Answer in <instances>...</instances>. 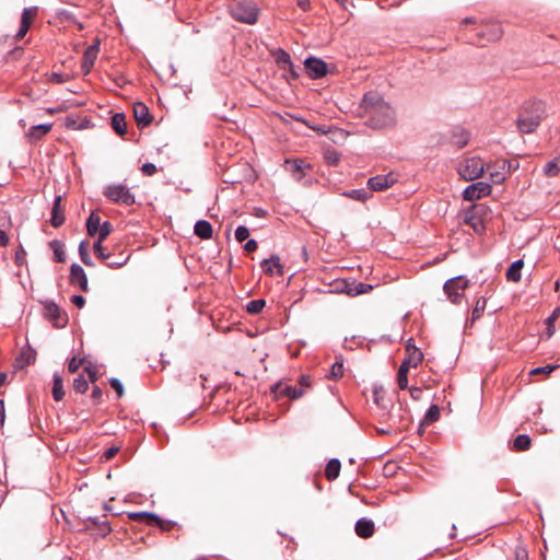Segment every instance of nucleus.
<instances>
[{"instance_id":"obj_56","label":"nucleus","mask_w":560,"mask_h":560,"mask_svg":"<svg viewBox=\"0 0 560 560\" xmlns=\"http://www.w3.org/2000/svg\"><path fill=\"white\" fill-rule=\"evenodd\" d=\"M156 173V166L153 163L142 164V174L147 176H152Z\"/></svg>"},{"instance_id":"obj_47","label":"nucleus","mask_w":560,"mask_h":560,"mask_svg":"<svg viewBox=\"0 0 560 560\" xmlns=\"http://www.w3.org/2000/svg\"><path fill=\"white\" fill-rule=\"evenodd\" d=\"M440 417V409L436 405H432L425 413L424 420L428 423L434 422Z\"/></svg>"},{"instance_id":"obj_31","label":"nucleus","mask_w":560,"mask_h":560,"mask_svg":"<svg viewBox=\"0 0 560 560\" xmlns=\"http://www.w3.org/2000/svg\"><path fill=\"white\" fill-rule=\"evenodd\" d=\"M341 464L338 459L334 458L327 463L325 476L328 480H335L340 474Z\"/></svg>"},{"instance_id":"obj_43","label":"nucleus","mask_w":560,"mask_h":560,"mask_svg":"<svg viewBox=\"0 0 560 560\" xmlns=\"http://www.w3.org/2000/svg\"><path fill=\"white\" fill-rule=\"evenodd\" d=\"M113 225L109 221H104L101 226L98 228V234L97 240L105 241L107 236L112 233Z\"/></svg>"},{"instance_id":"obj_53","label":"nucleus","mask_w":560,"mask_h":560,"mask_svg":"<svg viewBox=\"0 0 560 560\" xmlns=\"http://www.w3.org/2000/svg\"><path fill=\"white\" fill-rule=\"evenodd\" d=\"M109 383L112 388L117 393V396L121 397L124 394V387L121 382L118 378H110Z\"/></svg>"},{"instance_id":"obj_22","label":"nucleus","mask_w":560,"mask_h":560,"mask_svg":"<svg viewBox=\"0 0 560 560\" xmlns=\"http://www.w3.org/2000/svg\"><path fill=\"white\" fill-rule=\"evenodd\" d=\"M284 167L288 172L292 174V176L295 179L300 180L305 175L304 170L308 167V165H306L302 160H287L284 163Z\"/></svg>"},{"instance_id":"obj_25","label":"nucleus","mask_w":560,"mask_h":560,"mask_svg":"<svg viewBox=\"0 0 560 560\" xmlns=\"http://www.w3.org/2000/svg\"><path fill=\"white\" fill-rule=\"evenodd\" d=\"M194 231L202 240H210L213 233L212 225L206 220L197 221Z\"/></svg>"},{"instance_id":"obj_48","label":"nucleus","mask_w":560,"mask_h":560,"mask_svg":"<svg viewBox=\"0 0 560 560\" xmlns=\"http://www.w3.org/2000/svg\"><path fill=\"white\" fill-rule=\"evenodd\" d=\"M557 369V365H546L541 368H535L530 370L529 375H549L551 372H553Z\"/></svg>"},{"instance_id":"obj_16","label":"nucleus","mask_w":560,"mask_h":560,"mask_svg":"<svg viewBox=\"0 0 560 560\" xmlns=\"http://www.w3.org/2000/svg\"><path fill=\"white\" fill-rule=\"evenodd\" d=\"M396 182V178L388 174V175H377L374 177H371L368 182V186L373 191H383L394 185Z\"/></svg>"},{"instance_id":"obj_57","label":"nucleus","mask_w":560,"mask_h":560,"mask_svg":"<svg viewBox=\"0 0 560 560\" xmlns=\"http://www.w3.org/2000/svg\"><path fill=\"white\" fill-rule=\"evenodd\" d=\"M102 396H103V392L100 388V386L94 385L93 388H92V394H91V397H92L93 401L95 404H98L101 401V399H102Z\"/></svg>"},{"instance_id":"obj_42","label":"nucleus","mask_w":560,"mask_h":560,"mask_svg":"<svg viewBox=\"0 0 560 560\" xmlns=\"http://www.w3.org/2000/svg\"><path fill=\"white\" fill-rule=\"evenodd\" d=\"M103 242L104 241L96 240V242L93 245V250L97 258H100L102 260H108L110 258V254L105 253V248L103 247Z\"/></svg>"},{"instance_id":"obj_52","label":"nucleus","mask_w":560,"mask_h":560,"mask_svg":"<svg viewBox=\"0 0 560 560\" xmlns=\"http://www.w3.org/2000/svg\"><path fill=\"white\" fill-rule=\"evenodd\" d=\"M118 452H119L118 446H110L102 454L101 459L102 460H110L112 458H114L117 455Z\"/></svg>"},{"instance_id":"obj_39","label":"nucleus","mask_w":560,"mask_h":560,"mask_svg":"<svg viewBox=\"0 0 560 560\" xmlns=\"http://www.w3.org/2000/svg\"><path fill=\"white\" fill-rule=\"evenodd\" d=\"M266 305L265 300L258 299V300H252L246 305V311L249 314L256 315L259 314L264 306Z\"/></svg>"},{"instance_id":"obj_34","label":"nucleus","mask_w":560,"mask_h":560,"mask_svg":"<svg viewBox=\"0 0 560 560\" xmlns=\"http://www.w3.org/2000/svg\"><path fill=\"white\" fill-rule=\"evenodd\" d=\"M72 388L75 393L84 394L89 389V381L83 373L79 374L72 383Z\"/></svg>"},{"instance_id":"obj_6","label":"nucleus","mask_w":560,"mask_h":560,"mask_svg":"<svg viewBox=\"0 0 560 560\" xmlns=\"http://www.w3.org/2000/svg\"><path fill=\"white\" fill-rule=\"evenodd\" d=\"M311 387V378L307 375L300 377L299 386L289 385L287 383H278L275 386V394L278 398L288 397L290 399L301 398L307 388Z\"/></svg>"},{"instance_id":"obj_40","label":"nucleus","mask_w":560,"mask_h":560,"mask_svg":"<svg viewBox=\"0 0 560 560\" xmlns=\"http://www.w3.org/2000/svg\"><path fill=\"white\" fill-rule=\"evenodd\" d=\"M36 352L32 349L22 351L19 361H22L21 366L30 365L35 362Z\"/></svg>"},{"instance_id":"obj_55","label":"nucleus","mask_w":560,"mask_h":560,"mask_svg":"<svg viewBox=\"0 0 560 560\" xmlns=\"http://www.w3.org/2000/svg\"><path fill=\"white\" fill-rule=\"evenodd\" d=\"M25 256H26V253L25 250L23 249V247H20L16 252H15V256H14V261L18 266H22L24 264V260H25Z\"/></svg>"},{"instance_id":"obj_18","label":"nucleus","mask_w":560,"mask_h":560,"mask_svg":"<svg viewBox=\"0 0 560 560\" xmlns=\"http://www.w3.org/2000/svg\"><path fill=\"white\" fill-rule=\"evenodd\" d=\"M142 522H145L148 525H156L163 532L172 530L175 527V523L172 521H165L160 518L153 513L142 512Z\"/></svg>"},{"instance_id":"obj_62","label":"nucleus","mask_w":560,"mask_h":560,"mask_svg":"<svg viewBox=\"0 0 560 560\" xmlns=\"http://www.w3.org/2000/svg\"><path fill=\"white\" fill-rule=\"evenodd\" d=\"M551 320V315L547 318V337L550 338L555 334V322Z\"/></svg>"},{"instance_id":"obj_51","label":"nucleus","mask_w":560,"mask_h":560,"mask_svg":"<svg viewBox=\"0 0 560 560\" xmlns=\"http://www.w3.org/2000/svg\"><path fill=\"white\" fill-rule=\"evenodd\" d=\"M84 372L88 374L89 382L95 383L97 381L98 375H97V370L95 366H92L91 364L86 365V366H84Z\"/></svg>"},{"instance_id":"obj_58","label":"nucleus","mask_w":560,"mask_h":560,"mask_svg":"<svg viewBox=\"0 0 560 560\" xmlns=\"http://www.w3.org/2000/svg\"><path fill=\"white\" fill-rule=\"evenodd\" d=\"M71 302L78 308H82L85 305V299L80 294H74L71 296Z\"/></svg>"},{"instance_id":"obj_23","label":"nucleus","mask_w":560,"mask_h":560,"mask_svg":"<svg viewBox=\"0 0 560 560\" xmlns=\"http://www.w3.org/2000/svg\"><path fill=\"white\" fill-rule=\"evenodd\" d=\"M407 358L402 361V363L408 366L417 368L423 360V353L417 347L408 343L406 347Z\"/></svg>"},{"instance_id":"obj_54","label":"nucleus","mask_w":560,"mask_h":560,"mask_svg":"<svg viewBox=\"0 0 560 560\" xmlns=\"http://www.w3.org/2000/svg\"><path fill=\"white\" fill-rule=\"evenodd\" d=\"M153 120L152 115L149 113L147 106L142 104V127L150 125Z\"/></svg>"},{"instance_id":"obj_14","label":"nucleus","mask_w":560,"mask_h":560,"mask_svg":"<svg viewBox=\"0 0 560 560\" xmlns=\"http://www.w3.org/2000/svg\"><path fill=\"white\" fill-rule=\"evenodd\" d=\"M485 213V209L482 206H472L469 211H467L465 215V222L470 225L476 233H482L485 230L483 222L481 220V214Z\"/></svg>"},{"instance_id":"obj_49","label":"nucleus","mask_w":560,"mask_h":560,"mask_svg":"<svg viewBox=\"0 0 560 560\" xmlns=\"http://www.w3.org/2000/svg\"><path fill=\"white\" fill-rule=\"evenodd\" d=\"M84 359H78L77 357H72L68 363V371L71 374L78 372L81 365H83Z\"/></svg>"},{"instance_id":"obj_26","label":"nucleus","mask_w":560,"mask_h":560,"mask_svg":"<svg viewBox=\"0 0 560 560\" xmlns=\"http://www.w3.org/2000/svg\"><path fill=\"white\" fill-rule=\"evenodd\" d=\"M110 125L115 132L119 136H122L127 132L126 116L122 113L114 114L112 117Z\"/></svg>"},{"instance_id":"obj_45","label":"nucleus","mask_w":560,"mask_h":560,"mask_svg":"<svg viewBox=\"0 0 560 560\" xmlns=\"http://www.w3.org/2000/svg\"><path fill=\"white\" fill-rule=\"evenodd\" d=\"M275 56H276V61H277V63H278V65H282L283 67H284L285 65H288V66H290V67L292 66V63H291V57H290V55H289L287 51H284V50H282V49H279V50L276 52V55H275Z\"/></svg>"},{"instance_id":"obj_19","label":"nucleus","mask_w":560,"mask_h":560,"mask_svg":"<svg viewBox=\"0 0 560 560\" xmlns=\"http://www.w3.org/2000/svg\"><path fill=\"white\" fill-rule=\"evenodd\" d=\"M61 196H56L52 202L50 224L54 228H60L65 223V213L61 207Z\"/></svg>"},{"instance_id":"obj_61","label":"nucleus","mask_w":560,"mask_h":560,"mask_svg":"<svg viewBox=\"0 0 560 560\" xmlns=\"http://www.w3.org/2000/svg\"><path fill=\"white\" fill-rule=\"evenodd\" d=\"M258 245L255 240H248L246 244L244 245V249L248 253L255 252L257 249Z\"/></svg>"},{"instance_id":"obj_29","label":"nucleus","mask_w":560,"mask_h":560,"mask_svg":"<svg viewBox=\"0 0 560 560\" xmlns=\"http://www.w3.org/2000/svg\"><path fill=\"white\" fill-rule=\"evenodd\" d=\"M49 247L54 252V259L57 262H65L66 261V252L63 243L59 240H52L49 242Z\"/></svg>"},{"instance_id":"obj_41","label":"nucleus","mask_w":560,"mask_h":560,"mask_svg":"<svg viewBox=\"0 0 560 560\" xmlns=\"http://www.w3.org/2000/svg\"><path fill=\"white\" fill-rule=\"evenodd\" d=\"M348 197L358 200V201H365L368 200L372 195L365 190V189H353L346 194Z\"/></svg>"},{"instance_id":"obj_44","label":"nucleus","mask_w":560,"mask_h":560,"mask_svg":"<svg viewBox=\"0 0 560 560\" xmlns=\"http://www.w3.org/2000/svg\"><path fill=\"white\" fill-rule=\"evenodd\" d=\"M325 161L328 165L336 166L340 161V154L335 150H327L325 152Z\"/></svg>"},{"instance_id":"obj_8","label":"nucleus","mask_w":560,"mask_h":560,"mask_svg":"<svg viewBox=\"0 0 560 560\" xmlns=\"http://www.w3.org/2000/svg\"><path fill=\"white\" fill-rule=\"evenodd\" d=\"M104 195L113 202L130 206L136 202L135 196L125 185H109L105 188Z\"/></svg>"},{"instance_id":"obj_10","label":"nucleus","mask_w":560,"mask_h":560,"mask_svg":"<svg viewBox=\"0 0 560 560\" xmlns=\"http://www.w3.org/2000/svg\"><path fill=\"white\" fill-rule=\"evenodd\" d=\"M492 191L490 184L485 182H477L465 188L463 191V198L467 201H475L485 196H489Z\"/></svg>"},{"instance_id":"obj_24","label":"nucleus","mask_w":560,"mask_h":560,"mask_svg":"<svg viewBox=\"0 0 560 560\" xmlns=\"http://www.w3.org/2000/svg\"><path fill=\"white\" fill-rule=\"evenodd\" d=\"M375 532L374 523L371 520L360 518L355 523V534L361 538H370Z\"/></svg>"},{"instance_id":"obj_35","label":"nucleus","mask_w":560,"mask_h":560,"mask_svg":"<svg viewBox=\"0 0 560 560\" xmlns=\"http://www.w3.org/2000/svg\"><path fill=\"white\" fill-rule=\"evenodd\" d=\"M410 366L401 363L397 373V383L400 389H405L408 386V372Z\"/></svg>"},{"instance_id":"obj_38","label":"nucleus","mask_w":560,"mask_h":560,"mask_svg":"<svg viewBox=\"0 0 560 560\" xmlns=\"http://www.w3.org/2000/svg\"><path fill=\"white\" fill-rule=\"evenodd\" d=\"M372 288L373 287L371 284L360 282V283L353 284L352 287H349L347 292L349 295L355 296L359 294H364V293L370 292L372 290Z\"/></svg>"},{"instance_id":"obj_64","label":"nucleus","mask_w":560,"mask_h":560,"mask_svg":"<svg viewBox=\"0 0 560 560\" xmlns=\"http://www.w3.org/2000/svg\"><path fill=\"white\" fill-rule=\"evenodd\" d=\"M409 392H410V396H411L413 399H416V400L420 399L421 394H422V389H421V388H419V387H411V388L409 389Z\"/></svg>"},{"instance_id":"obj_1","label":"nucleus","mask_w":560,"mask_h":560,"mask_svg":"<svg viewBox=\"0 0 560 560\" xmlns=\"http://www.w3.org/2000/svg\"><path fill=\"white\" fill-rule=\"evenodd\" d=\"M361 107L371 128H389L396 122L395 110L375 92H369L363 96Z\"/></svg>"},{"instance_id":"obj_17","label":"nucleus","mask_w":560,"mask_h":560,"mask_svg":"<svg viewBox=\"0 0 560 560\" xmlns=\"http://www.w3.org/2000/svg\"><path fill=\"white\" fill-rule=\"evenodd\" d=\"M100 51V47H98V43H95L93 45H90L84 54H83V58H82V70L84 71V73H89L90 70L92 69V67L94 66V62L97 58V54Z\"/></svg>"},{"instance_id":"obj_30","label":"nucleus","mask_w":560,"mask_h":560,"mask_svg":"<svg viewBox=\"0 0 560 560\" xmlns=\"http://www.w3.org/2000/svg\"><path fill=\"white\" fill-rule=\"evenodd\" d=\"M52 397L56 401H61L65 397L63 380L58 373L54 374Z\"/></svg>"},{"instance_id":"obj_32","label":"nucleus","mask_w":560,"mask_h":560,"mask_svg":"<svg viewBox=\"0 0 560 560\" xmlns=\"http://www.w3.org/2000/svg\"><path fill=\"white\" fill-rule=\"evenodd\" d=\"M532 445V440L527 434H520L513 441V451L523 452L527 451Z\"/></svg>"},{"instance_id":"obj_20","label":"nucleus","mask_w":560,"mask_h":560,"mask_svg":"<svg viewBox=\"0 0 560 560\" xmlns=\"http://www.w3.org/2000/svg\"><path fill=\"white\" fill-rule=\"evenodd\" d=\"M261 268L264 272L270 277H272L273 275L283 273L282 265L280 264V258L277 255H272L269 259H265L261 262Z\"/></svg>"},{"instance_id":"obj_33","label":"nucleus","mask_w":560,"mask_h":560,"mask_svg":"<svg viewBox=\"0 0 560 560\" xmlns=\"http://www.w3.org/2000/svg\"><path fill=\"white\" fill-rule=\"evenodd\" d=\"M544 172L549 177H555L560 174V154L545 165Z\"/></svg>"},{"instance_id":"obj_3","label":"nucleus","mask_w":560,"mask_h":560,"mask_svg":"<svg viewBox=\"0 0 560 560\" xmlns=\"http://www.w3.org/2000/svg\"><path fill=\"white\" fill-rule=\"evenodd\" d=\"M544 114L545 106L542 102L533 101L525 103L516 120L520 132H533L539 126Z\"/></svg>"},{"instance_id":"obj_15","label":"nucleus","mask_w":560,"mask_h":560,"mask_svg":"<svg viewBox=\"0 0 560 560\" xmlns=\"http://www.w3.org/2000/svg\"><path fill=\"white\" fill-rule=\"evenodd\" d=\"M304 65L312 79H319L327 73V65L322 59L310 57L305 60Z\"/></svg>"},{"instance_id":"obj_59","label":"nucleus","mask_w":560,"mask_h":560,"mask_svg":"<svg viewBox=\"0 0 560 560\" xmlns=\"http://www.w3.org/2000/svg\"><path fill=\"white\" fill-rule=\"evenodd\" d=\"M50 82L52 83H57V84H60V83H63L67 81V78L61 74V73H58V72H52L50 74V79H49Z\"/></svg>"},{"instance_id":"obj_21","label":"nucleus","mask_w":560,"mask_h":560,"mask_svg":"<svg viewBox=\"0 0 560 560\" xmlns=\"http://www.w3.org/2000/svg\"><path fill=\"white\" fill-rule=\"evenodd\" d=\"M51 124H40L33 126L26 132V137L28 138L30 142H37L51 130Z\"/></svg>"},{"instance_id":"obj_2","label":"nucleus","mask_w":560,"mask_h":560,"mask_svg":"<svg viewBox=\"0 0 560 560\" xmlns=\"http://www.w3.org/2000/svg\"><path fill=\"white\" fill-rule=\"evenodd\" d=\"M468 25H472L471 31L475 32L479 45L497 42L503 35L501 24L494 21H478L475 18H465L460 22V26L464 28Z\"/></svg>"},{"instance_id":"obj_27","label":"nucleus","mask_w":560,"mask_h":560,"mask_svg":"<svg viewBox=\"0 0 560 560\" xmlns=\"http://www.w3.org/2000/svg\"><path fill=\"white\" fill-rule=\"evenodd\" d=\"M524 261L522 259L514 261L506 271V279L512 282H518L522 278V268Z\"/></svg>"},{"instance_id":"obj_4","label":"nucleus","mask_w":560,"mask_h":560,"mask_svg":"<svg viewBox=\"0 0 560 560\" xmlns=\"http://www.w3.org/2000/svg\"><path fill=\"white\" fill-rule=\"evenodd\" d=\"M229 12L234 20L253 25L258 21L260 10L252 0H231Z\"/></svg>"},{"instance_id":"obj_11","label":"nucleus","mask_w":560,"mask_h":560,"mask_svg":"<svg viewBox=\"0 0 560 560\" xmlns=\"http://www.w3.org/2000/svg\"><path fill=\"white\" fill-rule=\"evenodd\" d=\"M486 170L493 184H502L505 180V174L511 171V163L508 161L494 162L488 164Z\"/></svg>"},{"instance_id":"obj_12","label":"nucleus","mask_w":560,"mask_h":560,"mask_svg":"<svg viewBox=\"0 0 560 560\" xmlns=\"http://www.w3.org/2000/svg\"><path fill=\"white\" fill-rule=\"evenodd\" d=\"M69 283L73 287H79L82 292H89V282L84 269L78 265L70 266Z\"/></svg>"},{"instance_id":"obj_28","label":"nucleus","mask_w":560,"mask_h":560,"mask_svg":"<svg viewBox=\"0 0 560 560\" xmlns=\"http://www.w3.org/2000/svg\"><path fill=\"white\" fill-rule=\"evenodd\" d=\"M102 223L103 222H101L100 214L95 211H92L86 220V232L89 236L96 235Z\"/></svg>"},{"instance_id":"obj_36","label":"nucleus","mask_w":560,"mask_h":560,"mask_svg":"<svg viewBox=\"0 0 560 560\" xmlns=\"http://www.w3.org/2000/svg\"><path fill=\"white\" fill-rule=\"evenodd\" d=\"M79 255H80V259L81 261L88 266V267H93L94 264L91 259V256H90V253H89V242L86 241H82L79 245Z\"/></svg>"},{"instance_id":"obj_60","label":"nucleus","mask_w":560,"mask_h":560,"mask_svg":"<svg viewBox=\"0 0 560 560\" xmlns=\"http://www.w3.org/2000/svg\"><path fill=\"white\" fill-rule=\"evenodd\" d=\"M515 560H528L527 551L523 548L515 549Z\"/></svg>"},{"instance_id":"obj_37","label":"nucleus","mask_w":560,"mask_h":560,"mask_svg":"<svg viewBox=\"0 0 560 560\" xmlns=\"http://www.w3.org/2000/svg\"><path fill=\"white\" fill-rule=\"evenodd\" d=\"M486 304H487V301L485 298H479L476 301L475 307L471 312V318H470L471 324H474L477 319H479L482 316V314L486 310Z\"/></svg>"},{"instance_id":"obj_13","label":"nucleus","mask_w":560,"mask_h":560,"mask_svg":"<svg viewBox=\"0 0 560 560\" xmlns=\"http://www.w3.org/2000/svg\"><path fill=\"white\" fill-rule=\"evenodd\" d=\"M38 14V8L37 7H30L25 8L21 15V25L20 28L15 35L16 40H21L24 38L26 33L28 32L33 21Z\"/></svg>"},{"instance_id":"obj_50","label":"nucleus","mask_w":560,"mask_h":560,"mask_svg":"<svg viewBox=\"0 0 560 560\" xmlns=\"http://www.w3.org/2000/svg\"><path fill=\"white\" fill-rule=\"evenodd\" d=\"M249 236V230L246 226L240 225L235 231V238L237 242L242 243L247 240Z\"/></svg>"},{"instance_id":"obj_7","label":"nucleus","mask_w":560,"mask_h":560,"mask_svg":"<svg viewBox=\"0 0 560 560\" xmlns=\"http://www.w3.org/2000/svg\"><path fill=\"white\" fill-rule=\"evenodd\" d=\"M44 316L56 328L66 327L69 320L67 312L52 301L44 302Z\"/></svg>"},{"instance_id":"obj_5","label":"nucleus","mask_w":560,"mask_h":560,"mask_svg":"<svg viewBox=\"0 0 560 560\" xmlns=\"http://www.w3.org/2000/svg\"><path fill=\"white\" fill-rule=\"evenodd\" d=\"M485 171L486 164L479 156L465 158L457 166L459 176L467 182L480 178Z\"/></svg>"},{"instance_id":"obj_46","label":"nucleus","mask_w":560,"mask_h":560,"mask_svg":"<svg viewBox=\"0 0 560 560\" xmlns=\"http://www.w3.org/2000/svg\"><path fill=\"white\" fill-rule=\"evenodd\" d=\"M342 375H343V364H342V362L337 361L331 365L329 377L332 380H339Z\"/></svg>"},{"instance_id":"obj_63","label":"nucleus","mask_w":560,"mask_h":560,"mask_svg":"<svg viewBox=\"0 0 560 560\" xmlns=\"http://www.w3.org/2000/svg\"><path fill=\"white\" fill-rule=\"evenodd\" d=\"M139 106H140V102H136L133 104V117H135L138 128H140V116H141V113L138 112Z\"/></svg>"},{"instance_id":"obj_9","label":"nucleus","mask_w":560,"mask_h":560,"mask_svg":"<svg viewBox=\"0 0 560 560\" xmlns=\"http://www.w3.org/2000/svg\"><path fill=\"white\" fill-rule=\"evenodd\" d=\"M468 283L469 281L467 279L459 276L446 281L443 289L451 302L457 304L464 296Z\"/></svg>"}]
</instances>
